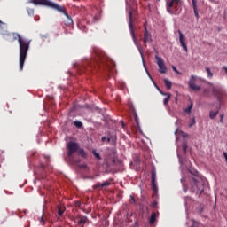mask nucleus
I'll list each match as a JSON object with an SVG mask.
<instances>
[{
	"label": "nucleus",
	"instance_id": "nucleus-1",
	"mask_svg": "<svg viewBox=\"0 0 227 227\" xmlns=\"http://www.w3.org/2000/svg\"><path fill=\"white\" fill-rule=\"evenodd\" d=\"M13 40H18L20 46V72L24 70V63L26 62V58H27V51H29V45H31V41L24 39L19 34H11Z\"/></svg>",
	"mask_w": 227,
	"mask_h": 227
},
{
	"label": "nucleus",
	"instance_id": "nucleus-2",
	"mask_svg": "<svg viewBox=\"0 0 227 227\" xmlns=\"http://www.w3.org/2000/svg\"><path fill=\"white\" fill-rule=\"evenodd\" d=\"M95 59H89L85 62L86 70L88 72H91V70L97 69V68H102V67H111L109 63H111V60L107 59L104 52L100 51H95Z\"/></svg>",
	"mask_w": 227,
	"mask_h": 227
},
{
	"label": "nucleus",
	"instance_id": "nucleus-3",
	"mask_svg": "<svg viewBox=\"0 0 227 227\" xmlns=\"http://www.w3.org/2000/svg\"><path fill=\"white\" fill-rule=\"evenodd\" d=\"M32 3L34 4H41L42 6H48V8H52L53 10H57V12H60L61 13H64L66 17L68 19L69 22H72V18L68 16V12H67V9H65V7L63 6L58 5L57 4H54L50 0H32Z\"/></svg>",
	"mask_w": 227,
	"mask_h": 227
},
{
	"label": "nucleus",
	"instance_id": "nucleus-4",
	"mask_svg": "<svg viewBox=\"0 0 227 227\" xmlns=\"http://www.w3.org/2000/svg\"><path fill=\"white\" fill-rule=\"evenodd\" d=\"M182 0H167L166 10L170 15H180L182 13Z\"/></svg>",
	"mask_w": 227,
	"mask_h": 227
},
{
	"label": "nucleus",
	"instance_id": "nucleus-5",
	"mask_svg": "<svg viewBox=\"0 0 227 227\" xmlns=\"http://www.w3.org/2000/svg\"><path fill=\"white\" fill-rule=\"evenodd\" d=\"M197 81H198V76L191 75L188 82V86L190 90H192V91H200V90H201V86L196 84Z\"/></svg>",
	"mask_w": 227,
	"mask_h": 227
},
{
	"label": "nucleus",
	"instance_id": "nucleus-6",
	"mask_svg": "<svg viewBox=\"0 0 227 227\" xmlns=\"http://www.w3.org/2000/svg\"><path fill=\"white\" fill-rule=\"evenodd\" d=\"M67 156L72 157L75 152H79V144L70 141L67 144Z\"/></svg>",
	"mask_w": 227,
	"mask_h": 227
},
{
	"label": "nucleus",
	"instance_id": "nucleus-7",
	"mask_svg": "<svg viewBox=\"0 0 227 227\" xmlns=\"http://www.w3.org/2000/svg\"><path fill=\"white\" fill-rule=\"evenodd\" d=\"M156 63L159 67V72L160 74H166L168 72V69L166 68V64H164V59L159 56H155Z\"/></svg>",
	"mask_w": 227,
	"mask_h": 227
},
{
	"label": "nucleus",
	"instance_id": "nucleus-8",
	"mask_svg": "<svg viewBox=\"0 0 227 227\" xmlns=\"http://www.w3.org/2000/svg\"><path fill=\"white\" fill-rule=\"evenodd\" d=\"M129 31L131 33V36H132L135 45H137V39L136 38V34L134 33V27H133L134 19H132V12H129Z\"/></svg>",
	"mask_w": 227,
	"mask_h": 227
},
{
	"label": "nucleus",
	"instance_id": "nucleus-9",
	"mask_svg": "<svg viewBox=\"0 0 227 227\" xmlns=\"http://www.w3.org/2000/svg\"><path fill=\"white\" fill-rule=\"evenodd\" d=\"M156 178H157V173L155 172V170H152L151 183H152V190L153 191V192H157L158 191Z\"/></svg>",
	"mask_w": 227,
	"mask_h": 227
},
{
	"label": "nucleus",
	"instance_id": "nucleus-10",
	"mask_svg": "<svg viewBox=\"0 0 227 227\" xmlns=\"http://www.w3.org/2000/svg\"><path fill=\"white\" fill-rule=\"evenodd\" d=\"M212 93L216 97L217 100H221V98H223V88L219 86H214L212 88Z\"/></svg>",
	"mask_w": 227,
	"mask_h": 227
},
{
	"label": "nucleus",
	"instance_id": "nucleus-11",
	"mask_svg": "<svg viewBox=\"0 0 227 227\" xmlns=\"http://www.w3.org/2000/svg\"><path fill=\"white\" fill-rule=\"evenodd\" d=\"M193 183L195 187H197V191L200 192L199 195L201 196V193L203 192V184H200V181L198 180V176L192 177Z\"/></svg>",
	"mask_w": 227,
	"mask_h": 227
},
{
	"label": "nucleus",
	"instance_id": "nucleus-12",
	"mask_svg": "<svg viewBox=\"0 0 227 227\" xmlns=\"http://www.w3.org/2000/svg\"><path fill=\"white\" fill-rule=\"evenodd\" d=\"M178 35H179V43L181 47H183V50L184 51V52H187L188 49H187V44L185 43L184 40V34L182 33V31L178 30Z\"/></svg>",
	"mask_w": 227,
	"mask_h": 227
},
{
	"label": "nucleus",
	"instance_id": "nucleus-13",
	"mask_svg": "<svg viewBox=\"0 0 227 227\" xmlns=\"http://www.w3.org/2000/svg\"><path fill=\"white\" fill-rule=\"evenodd\" d=\"M76 219H78V222H77L78 226L84 227V224H86V223H88V216L78 215Z\"/></svg>",
	"mask_w": 227,
	"mask_h": 227
},
{
	"label": "nucleus",
	"instance_id": "nucleus-14",
	"mask_svg": "<svg viewBox=\"0 0 227 227\" xmlns=\"http://www.w3.org/2000/svg\"><path fill=\"white\" fill-rule=\"evenodd\" d=\"M159 92L160 93V95H163L164 97H166L163 100V104L164 106H168L169 100L171 99V94L170 93H166V92H162V90H160V89H158Z\"/></svg>",
	"mask_w": 227,
	"mask_h": 227
},
{
	"label": "nucleus",
	"instance_id": "nucleus-15",
	"mask_svg": "<svg viewBox=\"0 0 227 227\" xmlns=\"http://www.w3.org/2000/svg\"><path fill=\"white\" fill-rule=\"evenodd\" d=\"M111 185V181H105L102 184L98 183L92 186L93 189H100V187H109Z\"/></svg>",
	"mask_w": 227,
	"mask_h": 227
},
{
	"label": "nucleus",
	"instance_id": "nucleus-16",
	"mask_svg": "<svg viewBox=\"0 0 227 227\" xmlns=\"http://www.w3.org/2000/svg\"><path fill=\"white\" fill-rule=\"evenodd\" d=\"M151 38H152V35H150V33H148V30H146V28H145V32L144 34L145 47H146V43H148V42H150Z\"/></svg>",
	"mask_w": 227,
	"mask_h": 227
},
{
	"label": "nucleus",
	"instance_id": "nucleus-17",
	"mask_svg": "<svg viewBox=\"0 0 227 227\" xmlns=\"http://www.w3.org/2000/svg\"><path fill=\"white\" fill-rule=\"evenodd\" d=\"M192 7H193V12L196 19H200V14L198 13V4L196 0H193Z\"/></svg>",
	"mask_w": 227,
	"mask_h": 227
},
{
	"label": "nucleus",
	"instance_id": "nucleus-18",
	"mask_svg": "<svg viewBox=\"0 0 227 227\" xmlns=\"http://www.w3.org/2000/svg\"><path fill=\"white\" fill-rule=\"evenodd\" d=\"M131 113L135 118V122L137 124V127L139 129V117H137V113H136V110L132 108Z\"/></svg>",
	"mask_w": 227,
	"mask_h": 227
},
{
	"label": "nucleus",
	"instance_id": "nucleus-19",
	"mask_svg": "<svg viewBox=\"0 0 227 227\" xmlns=\"http://www.w3.org/2000/svg\"><path fill=\"white\" fill-rule=\"evenodd\" d=\"M193 106L194 104L192 103V101H190V105H188L186 108H184V113H187V114H190L191 111H192Z\"/></svg>",
	"mask_w": 227,
	"mask_h": 227
},
{
	"label": "nucleus",
	"instance_id": "nucleus-20",
	"mask_svg": "<svg viewBox=\"0 0 227 227\" xmlns=\"http://www.w3.org/2000/svg\"><path fill=\"white\" fill-rule=\"evenodd\" d=\"M155 221H157V214H155V212H153L151 214V217L149 219V223L153 224V223H155Z\"/></svg>",
	"mask_w": 227,
	"mask_h": 227
},
{
	"label": "nucleus",
	"instance_id": "nucleus-21",
	"mask_svg": "<svg viewBox=\"0 0 227 227\" xmlns=\"http://www.w3.org/2000/svg\"><path fill=\"white\" fill-rule=\"evenodd\" d=\"M78 155L82 157V159H86L87 157L86 151H84V149H78Z\"/></svg>",
	"mask_w": 227,
	"mask_h": 227
},
{
	"label": "nucleus",
	"instance_id": "nucleus-22",
	"mask_svg": "<svg viewBox=\"0 0 227 227\" xmlns=\"http://www.w3.org/2000/svg\"><path fill=\"white\" fill-rule=\"evenodd\" d=\"M217 114H219V110H217L216 112L210 111L209 112V118L211 120H214L215 118V116H217Z\"/></svg>",
	"mask_w": 227,
	"mask_h": 227
},
{
	"label": "nucleus",
	"instance_id": "nucleus-23",
	"mask_svg": "<svg viewBox=\"0 0 227 227\" xmlns=\"http://www.w3.org/2000/svg\"><path fill=\"white\" fill-rule=\"evenodd\" d=\"M164 83H165L167 90H171V86H172L171 81H169L168 79H164Z\"/></svg>",
	"mask_w": 227,
	"mask_h": 227
},
{
	"label": "nucleus",
	"instance_id": "nucleus-24",
	"mask_svg": "<svg viewBox=\"0 0 227 227\" xmlns=\"http://www.w3.org/2000/svg\"><path fill=\"white\" fill-rule=\"evenodd\" d=\"M206 72L207 74V78L212 79L214 77V73L210 70V67H206Z\"/></svg>",
	"mask_w": 227,
	"mask_h": 227
},
{
	"label": "nucleus",
	"instance_id": "nucleus-25",
	"mask_svg": "<svg viewBox=\"0 0 227 227\" xmlns=\"http://www.w3.org/2000/svg\"><path fill=\"white\" fill-rule=\"evenodd\" d=\"M57 208H58V214H59V217H63V214L65 213V210H63L59 206H58Z\"/></svg>",
	"mask_w": 227,
	"mask_h": 227
},
{
	"label": "nucleus",
	"instance_id": "nucleus-26",
	"mask_svg": "<svg viewBox=\"0 0 227 227\" xmlns=\"http://www.w3.org/2000/svg\"><path fill=\"white\" fill-rule=\"evenodd\" d=\"M74 125H75V127L77 129H81V127H82V122L79 121H74Z\"/></svg>",
	"mask_w": 227,
	"mask_h": 227
},
{
	"label": "nucleus",
	"instance_id": "nucleus-27",
	"mask_svg": "<svg viewBox=\"0 0 227 227\" xmlns=\"http://www.w3.org/2000/svg\"><path fill=\"white\" fill-rule=\"evenodd\" d=\"M93 155L94 157L98 160H100L102 159V157L100 156V154L95 151H93Z\"/></svg>",
	"mask_w": 227,
	"mask_h": 227
},
{
	"label": "nucleus",
	"instance_id": "nucleus-28",
	"mask_svg": "<svg viewBox=\"0 0 227 227\" xmlns=\"http://www.w3.org/2000/svg\"><path fill=\"white\" fill-rule=\"evenodd\" d=\"M187 148H188L187 143H184L183 144V152H184V153H187Z\"/></svg>",
	"mask_w": 227,
	"mask_h": 227
},
{
	"label": "nucleus",
	"instance_id": "nucleus-29",
	"mask_svg": "<svg viewBox=\"0 0 227 227\" xmlns=\"http://www.w3.org/2000/svg\"><path fill=\"white\" fill-rule=\"evenodd\" d=\"M27 12L28 15H34V13H35V11L33 9H30V8H27Z\"/></svg>",
	"mask_w": 227,
	"mask_h": 227
},
{
	"label": "nucleus",
	"instance_id": "nucleus-30",
	"mask_svg": "<svg viewBox=\"0 0 227 227\" xmlns=\"http://www.w3.org/2000/svg\"><path fill=\"white\" fill-rule=\"evenodd\" d=\"M79 168H81V169H87L88 168V165H86V164H80Z\"/></svg>",
	"mask_w": 227,
	"mask_h": 227
},
{
	"label": "nucleus",
	"instance_id": "nucleus-31",
	"mask_svg": "<svg viewBox=\"0 0 227 227\" xmlns=\"http://www.w3.org/2000/svg\"><path fill=\"white\" fill-rule=\"evenodd\" d=\"M172 70H174V72H175L176 74H180V71L177 70L175 66H172Z\"/></svg>",
	"mask_w": 227,
	"mask_h": 227
},
{
	"label": "nucleus",
	"instance_id": "nucleus-32",
	"mask_svg": "<svg viewBox=\"0 0 227 227\" xmlns=\"http://www.w3.org/2000/svg\"><path fill=\"white\" fill-rule=\"evenodd\" d=\"M224 121V114L220 115V123H223Z\"/></svg>",
	"mask_w": 227,
	"mask_h": 227
},
{
	"label": "nucleus",
	"instance_id": "nucleus-33",
	"mask_svg": "<svg viewBox=\"0 0 227 227\" xmlns=\"http://www.w3.org/2000/svg\"><path fill=\"white\" fill-rule=\"evenodd\" d=\"M195 124H196V120L192 119L189 127H192V125H195Z\"/></svg>",
	"mask_w": 227,
	"mask_h": 227
},
{
	"label": "nucleus",
	"instance_id": "nucleus-34",
	"mask_svg": "<svg viewBox=\"0 0 227 227\" xmlns=\"http://www.w3.org/2000/svg\"><path fill=\"white\" fill-rule=\"evenodd\" d=\"M130 203H136V199L133 196H130Z\"/></svg>",
	"mask_w": 227,
	"mask_h": 227
},
{
	"label": "nucleus",
	"instance_id": "nucleus-35",
	"mask_svg": "<svg viewBox=\"0 0 227 227\" xmlns=\"http://www.w3.org/2000/svg\"><path fill=\"white\" fill-rule=\"evenodd\" d=\"M183 191H184V192H187V186H185V184H184V186H183Z\"/></svg>",
	"mask_w": 227,
	"mask_h": 227
},
{
	"label": "nucleus",
	"instance_id": "nucleus-36",
	"mask_svg": "<svg viewBox=\"0 0 227 227\" xmlns=\"http://www.w3.org/2000/svg\"><path fill=\"white\" fill-rule=\"evenodd\" d=\"M41 223H45V221L43 220V215H42Z\"/></svg>",
	"mask_w": 227,
	"mask_h": 227
},
{
	"label": "nucleus",
	"instance_id": "nucleus-37",
	"mask_svg": "<svg viewBox=\"0 0 227 227\" xmlns=\"http://www.w3.org/2000/svg\"><path fill=\"white\" fill-rule=\"evenodd\" d=\"M112 153H114V155H116V149H113Z\"/></svg>",
	"mask_w": 227,
	"mask_h": 227
},
{
	"label": "nucleus",
	"instance_id": "nucleus-38",
	"mask_svg": "<svg viewBox=\"0 0 227 227\" xmlns=\"http://www.w3.org/2000/svg\"><path fill=\"white\" fill-rule=\"evenodd\" d=\"M101 141H103V142L106 141V137H102Z\"/></svg>",
	"mask_w": 227,
	"mask_h": 227
},
{
	"label": "nucleus",
	"instance_id": "nucleus-39",
	"mask_svg": "<svg viewBox=\"0 0 227 227\" xmlns=\"http://www.w3.org/2000/svg\"><path fill=\"white\" fill-rule=\"evenodd\" d=\"M95 176H90V180H95Z\"/></svg>",
	"mask_w": 227,
	"mask_h": 227
},
{
	"label": "nucleus",
	"instance_id": "nucleus-40",
	"mask_svg": "<svg viewBox=\"0 0 227 227\" xmlns=\"http://www.w3.org/2000/svg\"><path fill=\"white\" fill-rule=\"evenodd\" d=\"M106 141H107V143H111V138L108 137V138L106 139Z\"/></svg>",
	"mask_w": 227,
	"mask_h": 227
},
{
	"label": "nucleus",
	"instance_id": "nucleus-41",
	"mask_svg": "<svg viewBox=\"0 0 227 227\" xmlns=\"http://www.w3.org/2000/svg\"><path fill=\"white\" fill-rule=\"evenodd\" d=\"M175 100H176V104L178 102V98H175Z\"/></svg>",
	"mask_w": 227,
	"mask_h": 227
},
{
	"label": "nucleus",
	"instance_id": "nucleus-42",
	"mask_svg": "<svg viewBox=\"0 0 227 227\" xmlns=\"http://www.w3.org/2000/svg\"><path fill=\"white\" fill-rule=\"evenodd\" d=\"M155 205H157V202L153 203V207H155Z\"/></svg>",
	"mask_w": 227,
	"mask_h": 227
},
{
	"label": "nucleus",
	"instance_id": "nucleus-43",
	"mask_svg": "<svg viewBox=\"0 0 227 227\" xmlns=\"http://www.w3.org/2000/svg\"><path fill=\"white\" fill-rule=\"evenodd\" d=\"M121 123H122V127L125 128V123L123 121H121Z\"/></svg>",
	"mask_w": 227,
	"mask_h": 227
},
{
	"label": "nucleus",
	"instance_id": "nucleus-44",
	"mask_svg": "<svg viewBox=\"0 0 227 227\" xmlns=\"http://www.w3.org/2000/svg\"><path fill=\"white\" fill-rule=\"evenodd\" d=\"M140 55H141V57L143 58V52L140 51Z\"/></svg>",
	"mask_w": 227,
	"mask_h": 227
},
{
	"label": "nucleus",
	"instance_id": "nucleus-45",
	"mask_svg": "<svg viewBox=\"0 0 227 227\" xmlns=\"http://www.w3.org/2000/svg\"><path fill=\"white\" fill-rule=\"evenodd\" d=\"M112 67H114V64L112 62Z\"/></svg>",
	"mask_w": 227,
	"mask_h": 227
},
{
	"label": "nucleus",
	"instance_id": "nucleus-46",
	"mask_svg": "<svg viewBox=\"0 0 227 227\" xmlns=\"http://www.w3.org/2000/svg\"><path fill=\"white\" fill-rule=\"evenodd\" d=\"M181 182H184V179H181Z\"/></svg>",
	"mask_w": 227,
	"mask_h": 227
},
{
	"label": "nucleus",
	"instance_id": "nucleus-47",
	"mask_svg": "<svg viewBox=\"0 0 227 227\" xmlns=\"http://www.w3.org/2000/svg\"><path fill=\"white\" fill-rule=\"evenodd\" d=\"M192 3H194V0H192Z\"/></svg>",
	"mask_w": 227,
	"mask_h": 227
}]
</instances>
